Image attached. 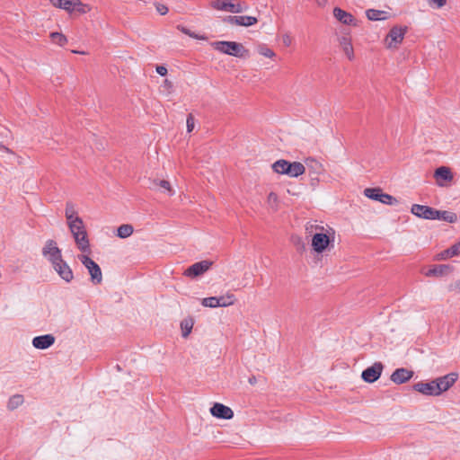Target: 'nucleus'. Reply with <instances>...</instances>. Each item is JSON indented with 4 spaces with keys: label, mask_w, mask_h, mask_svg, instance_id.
I'll use <instances>...</instances> for the list:
<instances>
[{
    "label": "nucleus",
    "mask_w": 460,
    "mask_h": 460,
    "mask_svg": "<svg viewBox=\"0 0 460 460\" xmlns=\"http://www.w3.org/2000/svg\"><path fill=\"white\" fill-rule=\"evenodd\" d=\"M460 253V242L445 251L447 257H453Z\"/></svg>",
    "instance_id": "36"
},
{
    "label": "nucleus",
    "mask_w": 460,
    "mask_h": 460,
    "mask_svg": "<svg viewBox=\"0 0 460 460\" xmlns=\"http://www.w3.org/2000/svg\"><path fill=\"white\" fill-rule=\"evenodd\" d=\"M249 381H250V383H251V384H253V383H254V380H253V379H252V378H251Z\"/></svg>",
    "instance_id": "51"
},
{
    "label": "nucleus",
    "mask_w": 460,
    "mask_h": 460,
    "mask_svg": "<svg viewBox=\"0 0 460 460\" xmlns=\"http://www.w3.org/2000/svg\"><path fill=\"white\" fill-rule=\"evenodd\" d=\"M53 43L63 47L67 43V38L61 32H51L49 35Z\"/></svg>",
    "instance_id": "30"
},
{
    "label": "nucleus",
    "mask_w": 460,
    "mask_h": 460,
    "mask_svg": "<svg viewBox=\"0 0 460 460\" xmlns=\"http://www.w3.org/2000/svg\"><path fill=\"white\" fill-rule=\"evenodd\" d=\"M305 232L312 236L311 246L315 253L323 254L333 246L335 232L332 227L308 223Z\"/></svg>",
    "instance_id": "1"
},
{
    "label": "nucleus",
    "mask_w": 460,
    "mask_h": 460,
    "mask_svg": "<svg viewBox=\"0 0 460 460\" xmlns=\"http://www.w3.org/2000/svg\"><path fill=\"white\" fill-rule=\"evenodd\" d=\"M154 184L159 186L164 192H167L169 196H172L175 193L168 181L155 180L154 181Z\"/></svg>",
    "instance_id": "31"
},
{
    "label": "nucleus",
    "mask_w": 460,
    "mask_h": 460,
    "mask_svg": "<svg viewBox=\"0 0 460 460\" xmlns=\"http://www.w3.org/2000/svg\"><path fill=\"white\" fill-rule=\"evenodd\" d=\"M272 169L276 173L286 174L292 178H296L305 172V165L300 162H288L279 159L272 164Z\"/></svg>",
    "instance_id": "2"
},
{
    "label": "nucleus",
    "mask_w": 460,
    "mask_h": 460,
    "mask_svg": "<svg viewBox=\"0 0 460 460\" xmlns=\"http://www.w3.org/2000/svg\"><path fill=\"white\" fill-rule=\"evenodd\" d=\"M73 53L84 55V51L73 50Z\"/></svg>",
    "instance_id": "50"
},
{
    "label": "nucleus",
    "mask_w": 460,
    "mask_h": 460,
    "mask_svg": "<svg viewBox=\"0 0 460 460\" xmlns=\"http://www.w3.org/2000/svg\"><path fill=\"white\" fill-rule=\"evenodd\" d=\"M383 368L381 362H376L362 372L361 377L367 383H373L380 377Z\"/></svg>",
    "instance_id": "14"
},
{
    "label": "nucleus",
    "mask_w": 460,
    "mask_h": 460,
    "mask_svg": "<svg viewBox=\"0 0 460 460\" xmlns=\"http://www.w3.org/2000/svg\"><path fill=\"white\" fill-rule=\"evenodd\" d=\"M42 255L51 266L63 260L61 250L57 243L51 239L46 241L42 248Z\"/></svg>",
    "instance_id": "8"
},
{
    "label": "nucleus",
    "mask_w": 460,
    "mask_h": 460,
    "mask_svg": "<svg viewBox=\"0 0 460 460\" xmlns=\"http://www.w3.org/2000/svg\"><path fill=\"white\" fill-rule=\"evenodd\" d=\"M451 271V267L449 265H437L432 269H429L425 272L427 277H441Z\"/></svg>",
    "instance_id": "24"
},
{
    "label": "nucleus",
    "mask_w": 460,
    "mask_h": 460,
    "mask_svg": "<svg viewBox=\"0 0 460 460\" xmlns=\"http://www.w3.org/2000/svg\"><path fill=\"white\" fill-rule=\"evenodd\" d=\"M449 290L460 293V279L449 286Z\"/></svg>",
    "instance_id": "43"
},
{
    "label": "nucleus",
    "mask_w": 460,
    "mask_h": 460,
    "mask_svg": "<svg viewBox=\"0 0 460 460\" xmlns=\"http://www.w3.org/2000/svg\"><path fill=\"white\" fill-rule=\"evenodd\" d=\"M415 391L429 396H438V391L434 380L430 382H419L413 385Z\"/></svg>",
    "instance_id": "19"
},
{
    "label": "nucleus",
    "mask_w": 460,
    "mask_h": 460,
    "mask_svg": "<svg viewBox=\"0 0 460 460\" xmlns=\"http://www.w3.org/2000/svg\"><path fill=\"white\" fill-rule=\"evenodd\" d=\"M76 213H77V211L75 209V205L72 202H67L66 205L65 216L66 217H67L69 215L72 216Z\"/></svg>",
    "instance_id": "39"
},
{
    "label": "nucleus",
    "mask_w": 460,
    "mask_h": 460,
    "mask_svg": "<svg viewBox=\"0 0 460 460\" xmlns=\"http://www.w3.org/2000/svg\"><path fill=\"white\" fill-rule=\"evenodd\" d=\"M209 411L213 417L217 419L231 420L234 417L233 410L220 402H215Z\"/></svg>",
    "instance_id": "15"
},
{
    "label": "nucleus",
    "mask_w": 460,
    "mask_h": 460,
    "mask_svg": "<svg viewBox=\"0 0 460 460\" xmlns=\"http://www.w3.org/2000/svg\"><path fill=\"white\" fill-rule=\"evenodd\" d=\"M224 22L232 25L250 27L258 22L254 16L240 15V16H226Z\"/></svg>",
    "instance_id": "16"
},
{
    "label": "nucleus",
    "mask_w": 460,
    "mask_h": 460,
    "mask_svg": "<svg viewBox=\"0 0 460 460\" xmlns=\"http://www.w3.org/2000/svg\"><path fill=\"white\" fill-rule=\"evenodd\" d=\"M218 302H220L219 306L226 307L234 305L235 298L234 296L231 293H227L225 296H217Z\"/></svg>",
    "instance_id": "32"
},
{
    "label": "nucleus",
    "mask_w": 460,
    "mask_h": 460,
    "mask_svg": "<svg viewBox=\"0 0 460 460\" xmlns=\"http://www.w3.org/2000/svg\"><path fill=\"white\" fill-rule=\"evenodd\" d=\"M201 305L206 307L216 308L219 307L220 302H218L217 296H210L203 298Z\"/></svg>",
    "instance_id": "33"
},
{
    "label": "nucleus",
    "mask_w": 460,
    "mask_h": 460,
    "mask_svg": "<svg viewBox=\"0 0 460 460\" xmlns=\"http://www.w3.org/2000/svg\"><path fill=\"white\" fill-rule=\"evenodd\" d=\"M437 184L439 187L447 186V182H450L453 180V173L449 167L440 166L436 169L434 172Z\"/></svg>",
    "instance_id": "17"
},
{
    "label": "nucleus",
    "mask_w": 460,
    "mask_h": 460,
    "mask_svg": "<svg viewBox=\"0 0 460 460\" xmlns=\"http://www.w3.org/2000/svg\"><path fill=\"white\" fill-rule=\"evenodd\" d=\"M162 87H164V89L170 91L172 89V83L169 80L165 79L164 81V84H163Z\"/></svg>",
    "instance_id": "46"
},
{
    "label": "nucleus",
    "mask_w": 460,
    "mask_h": 460,
    "mask_svg": "<svg viewBox=\"0 0 460 460\" xmlns=\"http://www.w3.org/2000/svg\"><path fill=\"white\" fill-rule=\"evenodd\" d=\"M211 46L215 50L237 58H243L247 53L244 47L235 41H214L211 43Z\"/></svg>",
    "instance_id": "5"
},
{
    "label": "nucleus",
    "mask_w": 460,
    "mask_h": 460,
    "mask_svg": "<svg viewBox=\"0 0 460 460\" xmlns=\"http://www.w3.org/2000/svg\"><path fill=\"white\" fill-rule=\"evenodd\" d=\"M53 6L72 12L82 5L80 0H49Z\"/></svg>",
    "instance_id": "21"
},
{
    "label": "nucleus",
    "mask_w": 460,
    "mask_h": 460,
    "mask_svg": "<svg viewBox=\"0 0 460 460\" xmlns=\"http://www.w3.org/2000/svg\"><path fill=\"white\" fill-rule=\"evenodd\" d=\"M155 70L156 73L162 76H164L167 74V68L164 66H157Z\"/></svg>",
    "instance_id": "44"
},
{
    "label": "nucleus",
    "mask_w": 460,
    "mask_h": 460,
    "mask_svg": "<svg viewBox=\"0 0 460 460\" xmlns=\"http://www.w3.org/2000/svg\"><path fill=\"white\" fill-rule=\"evenodd\" d=\"M66 218L67 226H70L73 224H78L81 221H83V219L77 215V213L74 214L72 216L69 215V216L66 217Z\"/></svg>",
    "instance_id": "38"
},
{
    "label": "nucleus",
    "mask_w": 460,
    "mask_h": 460,
    "mask_svg": "<svg viewBox=\"0 0 460 460\" xmlns=\"http://www.w3.org/2000/svg\"><path fill=\"white\" fill-rule=\"evenodd\" d=\"M155 9L156 11L161 14V15H165L167 13H168V7L163 4H160V3H155Z\"/></svg>",
    "instance_id": "41"
},
{
    "label": "nucleus",
    "mask_w": 460,
    "mask_h": 460,
    "mask_svg": "<svg viewBox=\"0 0 460 460\" xmlns=\"http://www.w3.org/2000/svg\"><path fill=\"white\" fill-rule=\"evenodd\" d=\"M0 151L1 152H6V153H11L10 149L8 147H6L5 146L0 144Z\"/></svg>",
    "instance_id": "48"
},
{
    "label": "nucleus",
    "mask_w": 460,
    "mask_h": 460,
    "mask_svg": "<svg viewBox=\"0 0 460 460\" xmlns=\"http://www.w3.org/2000/svg\"><path fill=\"white\" fill-rule=\"evenodd\" d=\"M194 322L191 318L184 319L181 323V335L183 338H187L191 332Z\"/></svg>",
    "instance_id": "29"
},
{
    "label": "nucleus",
    "mask_w": 460,
    "mask_h": 460,
    "mask_svg": "<svg viewBox=\"0 0 460 460\" xmlns=\"http://www.w3.org/2000/svg\"><path fill=\"white\" fill-rule=\"evenodd\" d=\"M56 341L53 334H44L36 336L32 339L31 344L37 349H47L50 348Z\"/></svg>",
    "instance_id": "18"
},
{
    "label": "nucleus",
    "mask_w": 460,
    "mask_h": 460,
    "mask_svg": "<svg viewBox=\"0 0 460 460\" xmlns=\"http://www.w3.org/2000/svg\"><path fill=\"white\" fill-rule=\"evenodd\" d=\"M24 402L23 395L22 394H13L12 395L7 402V408L10 411H13L21 406Z\"/></svg>",
    "instance_id": "27"
},
{
    "label": "nucleus",
    "mask_w": 460,
    "mask_h": 460,
    "mask_svg": "<svg viewBox=\"0 0 460 460\" xmlns=\"http://www.w3.org/2000/svg\"><path fill=\"white\" fill-rule=\"evenodd\" d=\"M281 41L285 47H290L293 43V37L290 32H285L281 35Z\"/></svg>",
    "instance_id": "37"
},
{
    "label": "nucleus",
    "mask_w": 460,
    "mask_h": 460,
    "mask_svg": "<svg viewBox=\"0 0 460 460\" xmlns=\"http://www.w3.org/2000/svg\"><path fill=\"white\" fill-rule=\"evenodd\" d=\"M190 38H193V39H197V40H206V39H207L205 36H203V35H199V34H197V33H195V32H193V31L191 32V35H190Z\"/></svg>",
    "instance_id": "47"
},
{
    "label": "nucleus",
    "mask_w": 460,
    "mask_h": 460,
    "mask_svg": "<svg viewBox=\"0 0 460 460\" xmlns=\"http://www.w3.org/2000/svg\"><path fill=\"white\" fill-rule=\"evenodd\" d=\"M187 130L188 132H191L195 127V120H194V118L191 114H190L188 117H187Z\"/></svg>",
    "instance_id": "42"
},
{
    "label": "nucleus",
    "mask_w": 460,
    "mask_h": 460,
    "mask_svg": "<svg viewBox=\"0 0 460 460\" xmlns=\"http://www.w3.org/2000/svg\"><path fill=\"white\" fill-rule=\"evenodd\" d=\"M51 267L58 277L66 283H70L74 279V272L64 259L53 264Z\"/></svg>",
    "instance_id": "11"
},
{
    "label": "nucleus",
    "mask_w": 460,
    "mask_h": 460,
    "mask_svg": "<svg viewBox=\"0 0 460 460\" xmlns=\"http://www.w3.org/2000/svg\"><path fill=\"white\" fill-rule=\"evenodd\" d=\"M413 372L406 368H397L391 376V380L395 384H403L410 380Z\"/></svg>",
    "instance_id": "22"
},
{
    "label": "nucleus",
    "mask_w": 460,
    "mask_h": 460,
    "mask_svg": "<svg viewBox=\"0 0 460 460\" xmlns=\"http://www.w3.org/2000/svg\"><path fill=\"white\" fill-rule=\"evenodd\" d=\"M68 228L74 237L77 249L81 252L91 253L90 241L84 221H81L78 224H73L68 226Z\"/></svg>",
    "instance_id": "3"
},
{
    "label": "nucleus",
    "mask_w": 460,
    "mask_h": 460,
    "mask_svg": "<svg viewBox=\"0 0 460 460\" xmlns=\"http://www.w3.org/2000/svg\"><path fill=\"white\" fill-rule=\"evenodd\" d=\"M210 6L215 10L232 13H241L249 9L245 2L237 0H213L210 2Z\"/></svg>",
    "instance_id": "4"
},
{
    "label": "nucleus",
    "mask_w": 460,
    "mask_h": 460,
    "mask_svg": "<svg viewBox=\"0 0 460 460\" xmlns=\"http://www.w3.org/2000/svg\"><path fill=\"white\" fill-rule=\"evenodd\" d=\"M134 232V228L129 224H124L118 227L117 229V236L119 238H128Z\"/></svg>",
    "instance_id": "28"
},
{
    "label": "nucleus",
    "mask_w": 460,
    "mask_h": 460,
    "mask_svg": "<svg viewBox=\"0 0 460 460\" xmlns=\"http://www.w3.org/2000/svg\"><path fill=\"white\" fill-rule=\"evenodd\" d=\"M333 16L341 23L345 25L356 26V20L353 15L339 7L333 9Z\"/></svg>",
    "instance_id": "20"
},
{
    "label": "nucleus",
    "mask_w": 460,
    "mask_h": 460,
    "mask_svg": "<svg viewBox=\"0 0 460 460\" xmlns=\"http://www.w3.org/2000/svg\"><path fill=\"white\" fill-rule=\"evenodd\" d=\"M447 4V0H429V4L434 8H441Z\"/></svg>",
    "instance_id": "40"
},
{
    "label": "nucleus",
    "mask_w": 460,
    "mask_h": 460,
    "mask_svg": "<svg viewBox=\"0 0 460 460\" xmlns=\"http://www.w3.org/2000/svg\"><path fill=\"white\" fill-rule=\"evenodd\" d=\"M267 202L272 209L276 210L278 208V204H279V199H278L277 194L274 192L269 193L268 198H267Z\"/></svg>",
    "instance_id": "35"
},
{
    "label": "nucleus",
    "mask_w": 460,
    "mask_h": 460,
    "mask_svg": "<svg viewBox=\"0 0 460 460\" xmlns=\"http://www.w3.org/2000/svg\"><path fill=\"white\" fill-rule=\"evenodd\" d=\"M457 380V374L449 373L444 376L434 379L438 395L447 391Z\"/></svg>",
    "instance_id": "13"
},
{
    "label": "nucleus",
    "mask_w": 460,
    "mask_h": 460,
    "mask_svg": "<svg viewBox=\"0 0 460 460\" xmlns=\"http://www.w3.org/2000/svg\"><path fill=\"white\" fill-rule=\"evenodd\" d=\"M366 15L370 21H384L387 19V13L381 10L368 9Z\"/></svg>",
    "instance_id": "25"
},
{
    "label": "nucleus",
    "mask_w": 460,
    "mask_h": 460,
    "mask_svg": "<svg viewBox=\"0 0 460 460\" xmlns=\"http://www.w3.org/2000/svg\"><path fill=\"white\" fill-rule=\"evenodd\" d=\"M364 195L373 200L379 201L385 205H396L398 200L387 193L383 192L380 188H367L364 190Z\"/></svg>",
    "instance_id": "9"
},
{
    "label": "nucleus",
    "mask_w": 460,
    "mask_h": 460,
    "mask_svg": "<svg viewBox=\"0 0 460 460\" xmlns=\"http://www.w3.org/2000/svg\"><path fill=\"white\" fill-rule=\"evenodd\" d=\"M90 253H84L78 255V260L87 269L91 276V281L93 284H101L102 281V273L100 266L93 261L90 257Z\"/></svg>",
    "instance_id": "7"
},
{
    "label": "nucleus",
    "mask_w": 460,
    "mask_h": 460,
    "mask_svg": "<svg viewBox=\"0 0 460 460\" xmlns=\"http://www.w3.org/2000/svg\"><path fill=\"white\" fill-rule=\"evenodd\" d=\"M435 219L446 221L448 223H455L457 220V216L456 213L451 211L438 210V217H435Z\"/></svg>",
    "instance_id": "26"
},
{
    "label": "nucleus",
    "mask_w": 460,
    "mask_h": 460,
    "mask_svg": "<svg viewBox=\"0 0 460 460\" xmlns=\"http://www.w3.org/2000/svg\"><path fill=\"white\" fill-rule=\"evenodd\" d=\"M258 52L261 56H263L265 58H272L276 55L275 52L271 49H270L269 47H267L265 45L260 46L258 49Z\"/></svg>",
    "instance_id": "34"
},
{
    "label": "nucleus",
    "mask_w": 460,
    "mask_h": 460,
    "mask_svg": "<svg viewBox=\"0 0 460 460\" xmlns=\"http://www.w3.org/2000/svg\"><path fill=\"white\" fill-rule=\"evenodd\" d=\"M177 29H178L179 31H181L182 33H184V34H186V35H188V36H190V35H191V32H192V31H191L190 30H189L188 28L184 27V26L178 25V26H177Z\"/></svg>",
    "instance_id": "45"
},
{
    "label": "nucleus",
    "mask_w": 460,
    "mask_h": 460,
    "mask_svg": "<svg viewBox=\"0 0 460 460\" xmlns=\"http://www.w3.org/2000/svg\"><path fill=\"white\" fill-rule=\"evenodd\" d=\"M411 212L418 217L429 220H435V217H438L437 209L420 204L412 205Z\"/></svg>",
    "instance_id": "12"
},
{
    "label": "nucleus",
    "mask_w": 460,
    "mask_h": 460,
    "mask_svg": "<svg viewBox=\"0 0 460 460\" xmlns=\"http://www.w3.org/2000/svg\"><path fill=\"white\" fill-rule=\"evenodd\" d=\"M339 43L348 59L353 60L355 58V54L351 40L346 36H342L339 39Z\"/></svg>",
    "instance_id": "23"
},
{
    "label": "nucleus",
    "mask_w": 460,
    "mask_h": 460,
    "mask_svg": "<svg viewBox=\"0 0 460 460\" xmlns=\"http://www.w3.org/2000/svg\"><path fill=\"white\" fill-rule=\"evenodd\" d=\"M317 4L319 5H324L327 2V0H316Z\"/></svg>",
    "instance_id": "49"
},
{
    "label": "nucleus",
    "mask_w": 460,
    "mask_h": 460,
    "mask_svg": "<svg viewBox=\"0 0 460 460\" xmlns=\"http://www.w3.org/2000/svg\"><path fill=\"white\" fill-rule=\"evenodd\" d=\"M212 264L213 262L208 260L196 262L186 269L183 274L189 278L199 277L207 272L211 268Z\"/></svg>",
    "instance_id": "10"
},
{
    "label": "nucleus",
    "mask_w": 460,
    "mask_h": 460,
    "mask_svg": "<svg viewBox=\"0 0 460 460\" xmlns=\"http://www.w3.org/2000/svg\"><path fill=\"white\" fill-rule=\"evenodd\" d=\"M406 32V26L395 25L392 27L384 40L385 48L388 49H397L400 44L402 42Z\"/></svg>",
    "instance_id": "6"
}]
</instances>
